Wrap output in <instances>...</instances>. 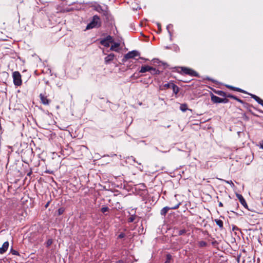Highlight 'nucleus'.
I'll return each instance as SVG.
<instances>
[{"label":"nucleus","instance_id":"nucleus-1","mask_svg":"<svg viewBox=\"0 0 263 263\" xmlns=\"http://www.w3.org/2000/svg\"><path fill=\"white\" fill-rule=\"evenodd\" d=\"M172 71H177L181 74L189 75L191 77H196L199 78V73L194 69L186 67H175L172 68Z\"/></svg>","mask_w":263,"mask_h":263},{"label":"nucleus","instance_id":"nucleus-2","mask_svg":"<svg viewBox=\"0 0 263 263\" xmlns=\"http://www.w3.org/2000/svg\"><path fill=\"white\" fill-rule=\"evenodd\" d=\"M101 26V22L99 16L95 15L93 16L92 21L87 24L86 29H90L95 27H99Z\"/></svg>","mask_w":263,"mask_h":263},{"label":"nucleus","instance_id":"nucleus-3","mask_svg":"<svg viewBox=\"0 0 263 263\" xmlns=\"http://www.w3.org/2000/svg\"><path fill=\"white\" fill-rule=\"evenodd\" d=\"M13 83L15 86H20L22 84L21 74L19 71H15L12 73Z\"/></svg>","mask_w":263,"mask_h":263},{"label":"nucleus","instance_id":"nucleus-4","mask_svg":"<svg viewBox=\"0 0 263 263\" xmlns=\"http://www.w3.org/2000/svg\"><path fill=\"white\" fill-rule=\"evenodd\" d=\"M140 52L137 50H133L125 54L122 60V62L124 63L129 59H134L135 57L139 56Z\"/></svg>","mask_w":263,"mask_h":263},{"label":"nucleus","instance_id":"nucleus-5","mask_svg":"<svg viewBox=\"0 0 263 263\" xmlns=\"http://www.w3.org/2000/svg\"><path fill=\"white\" fill-rule=\"evenodd\" d=\"M168 88H172L173 89V92L175 94H177L179 91V88L176 85H175L173 82H168L167 83L165 84L163 86V88H161V90H164Z\"/></svg>","mask_w":263,"mask_h":263},{"label":"nucleus","instance_id":"nucleus-6","mask_svg":"<svg viewBox=\"0 0 263 263\" xmlns=\"http://www.w3.org/2000/svg\"><path fill=\"white\" fill-rule=\"evenodd\" d=\"M180 202L178 203L177 204L175 205V206H165L163 208L160 212V214L162 216H165L168 211L170 210H176L178 209L179 207V205H180Z\"/></svg>","mask_w":263,"mask_h":263},{"label":"nucleus","instance_id":"nucleus-7","mask_svg":"<svg viewBox=\"0 0 263 263\" xmlns=\"http://www.w3.org/2000/svg\"><path fill=\"white\" fill-rule=\"evenodd\" d=\"M236 197H237V198L239 199L240 203L246 209H247L248 210H250L249 208H248V205H247V203L245 199V198L243 197V196H242V195L240 194H238L237 193L236 194Z\"/></svg>","mask_w":263,"mask_h":263},{"label":"nucleus","instance_id":"nucleus-8","mask_svg":"<svg viewBox=\"0 0 263 263\" xmlns=\"http://www.w3.org/2000/svg\"><path fill=\"white\" fill-rule=\"evenodd\" d=\"M40 98L41 101V103L45 105H49L51 101L50 100L47 99V96L44 95L41 93L40 95Z\"/></svg>","mask_w":263,"mask_h":263},{"label":"nucleus","instance_id":"nucleus-9","mask_svg":"<svg viewBox=\"0 0 263 263\" xmlns=\"http://www.w3.org/2000/svg\"><path fill=\"white\" fill-rule=\"evenodd\" d=\"M115 58V54L112 53H111L107 55L105 58H104V62L106 64H108L110 63L114 60Z\"/></svg>","mask_w":263,"mask_h":263},{"label":"nucleus","instance_id":"nucleus-10","mask_svg":"<svg viewBox=\"0 0 263 263\" xmlns=\"http://www.w3.org/2000/svg\"><path fill=\"white\" fill-rule=\"evenodd\" d=\"M226 86L227 88H229L230 89L234 90V91H236L242 92L243 93H248V92L246 90H243L238 87H234V86H233L231 85H226Z\"/></svg>","mask_w":263,"mask_h":263},{"label":"nucleus","instance_id":"nucleus-11","mask_svg":"<svg viewBox=\"0 0 263 263\" xmlns=\"http://www.w3.org/2000/svg\"><path fill=\"white\" fill-rule=\"evenodd\" d=\"M211 101L214 103H222V98H220L214 95L212 92L211 93Z\"/></svg>","mask_w":263,"mask_h":263},{"label":"nucleus","instance_id":"nucleus-12","mask_svg":"<svg viewBox=\"0 0 263 263\" xmlns=\"http://www.w3.org/2000/svg\"><path fill=\"white\" fill-rule=\"evenodd\" d=\"M9 242L5 241L3 244L2 247L0 248V254H3L5 253L8 249L9 247Z\"/></svg>","mask_w":263,"mask_h":263},{"label":"nucleus","instance_id":"nucleus-13","mask_svg":"<svg viewBox=\"0 0 263 263\" xmlns=\"http://www.w3.org/2000/svg\"><path fill=\"white\" fill-rule=\"evenodd\" d=\"M243 107L245 108H246L249 111V112H250L253 116H256V117H259L258 115H257L255 114V113H254L252 111V110L250 109L251 107H253V108H255V107H254L252 105L250 104H249L248 103H244Z\"/></svg>","mask_w":263,"mask_h":263},{"label":"nucleus","instance_id":"nucleus-14","mask_svg":"<svg viewBox=\"0 0 263 263\" xmlns=\"http://www.w3.org/2000/svg\"><path fill=\"white\" fill-rule=\"evenodd\" d=\"M247 94L249 95L252 98L254 99L258 104L263 106V100L254 94L250 93L248 92Z\"/></svg>","mask_w":263,"mask_h":263},{"label":"nucleus","instance_id":"nucleus-15","mask_svg":"<svg viewBox=\"0 0 263 263\" xmlns=\"http://www.w3.org/2000/svg\"><path fill=\"white\" fill-rule=\"evenodd\" d=\"M102 14L105 17L106 21H108L110 20L111 15L107 8H106L105 10H102Z\"/></svg>","mask_w":263,"mask_h":263},{"label":"nucleus","instance_id":"nucleus-16","mask_svg":"<svg viewBox=\"0 0 263 263\" xmlns=\"http://www.w3.org/2000/svg\"><path fill=\"white\" fill-rule=\"evenodd\" d=\"M151 69H152V67L148 65L142 66L141 68V69L139 71V72L144 73L147 71H149Z\"/></svg>","mask_w":263,"mask_h":263},{"label":"nucleus","instance_id":"nucleus-17","mask_svg":"<svg viewBox=\"0 0 263 263\" xmlns=\"http://www.w3.org/2000/svg\"><path fill=\"white\" fill-rule=\"evenodd\" d=\"M114 44L112 45L110 48V50L111 51H118V47L120 46V44L118 43L114 42L112 43Z\"/></svg>","mask_w":263,"mask_h":263},{"label":"nucleus","instance_id":"nucleus-18","mask_svg":"<svg viewBox=\"0 0 263 263\" xmlns=\"http://www.w3.org/2000/svg\"><path fill=\"white\" fill-rule=\"evenodd\" d=\"M214 92L219 95V96H222V97H226L227 98V96L228 95L227 93H226V92L223 91H222V90H214Z\"/></svg>","mask_w":263,"mask_h":263},{"label":"nucleus","instance_id":"nucleus-19","mask_svg":"<svg viewBox=\"0 0 263 263\" xmlns=\"http://www.w3.org/2000/svg\"><path fill=\"white\" fill-rule=\"evenodd\" d=\"M153 62L154 63H157L159 64V65L160 66L161 64V65H163L164 66V68H165L166 67V66H167V64L166 63H163L160 61L159 60V59H154L153 60H152Z\"/></svg>","mask_w":263,"mask_h":263},{"label":"nucleus","instance_id":"nucleus-20","mask_svg":"<svg viewBox=\"0 0 263 263\" xmlns=\"http://www.w3.org/2000/svg\"><path fill=\"white\" fill-rule=\"evenodd\" d=\"M109 211V209L106 206H103L100 209V211L105 216L108 215V214L106 212H108Z\"/></svg>","mask_w":263,"mask_h":263},{"label":"nucleus","instance_id":"nucleus-21","mask_svg":"<svg viewBox=\"0 0 263 263\" xmlns=\"http://www.w3.org/2000/svg\"><path fill=\"white\" fill-rule=\"evenodd\" d=\"M100 43L101 45L104 46V47H109L110 44L111 43L108 42V41H106L103 39L100 41Z\"/></svg>","mask_w":263,"mask_h":263},{"label":"nucleus","instance_id":"nucleus-22","mask_svg":"<svg viewBox=\"0 0 263 263\" xmlns=\"http://www.w3.org/2000/svg\"><path fill=\"white\" fill-rule=\"evenodd\" d=\"M149 72L153 75H158L160 73V71L159 70L155 68H153L152 67V69H151Z\"/></svg>","mask_w":263,"mask_h":263},{"label":"nucleus","instance_id":"nucleus-23","mask_svg":"<svg viewBox=\"0 0 263 263\" xmlns=\"http://www.w3.org/2000/svg\"><path fill=\"white\" fill-rule=\"evenodd\" d=\"M180 109L183 112H185L187 110H191L187 108V105L186 103L181 104L180 106Z\"/></svg>","mask_w":263,"mask_h":263},{"label":"nucleus","instance_id":"nucleus-24","mask_svg":"<svg viewBox=\"0 0 263 263\" xmlns=\"http://www.w3.org/2000/svg\"><path fill=\"white\" fill-rule=\"evenodd\" d=\"M215 222H216V224L218 225L221 229H223V221L221 220L216 219H215Z\"/></svg>","mask_w":263,"mask_h":263},{"label":"nucleus","instance_id":"nucleus-25","mask_svg":"<svg viewBox=\"0 0 263 263\" xmlns=\"http://www.w3.org/2000/svg\"><path fill=\"white\" fill-rule=\"evenodd\" d=\"M172 256L170 254H167L166 255V260L164 263H171Z\"/></svg>","mask_w":263,"mask_h":263},{"label":"nucleus","instance_id":"nucleus-26","mask_svg":"<svg viewBox=\"0 0 263 263\" xmlns=\"http://www.w3.org/2000/svg\"><path fill=\"white\" fill-rule=\"evenodd\" d=\"M65 209L64 208V207H61L60 208L58 211H57V212H58V216H60V215H62L64 212H65Z\"/></svg>","mask_w":263,"mask_h":263},{"label":"nucleus","instance_id":"nucleus-27","mask_svg":"<svg viewBox=\"0 0 263 263\" xmlns=\"http://www.w3.org/2000/svg\"><path fill=\"white\" fill-rule=\"evenodd\" d=\"M137 217V215H136L135 214H134V215H132L128 218V222H134V221L135 220V219H136V218Z\"/></svg>","mask_w":263,"mask_h":263},{"label":"nucleus","instance_id":"nucleus-28","mask_svg":"<svg viewBox=\"0 0 263 263\" xmlns=\"http://www.w3.org/2000/svg\"><path fill=\"white\" fill-rule=\"evenodd\" d=\"M104 39L106 41H108V42L111 43H112L114 42L113 37L111 35H107Z\"/></svg>","mask_w":263,"mask_h":263},{"label":"nucleus","instance_id":"nucleus-29","mask_svg":"<svg viewBox=\"0 0 263 263\" xmlns=\"http://www.w3.org/2000/svg\"><path fill=\"white\" fill-rule=\"evenodd\" d=\"M241 115H242V117H241V118H242V119L245 121H248L249 120V117L247 116V115L246 114V113H241Z\"/></svg>","mask_w":263,"mask_h":263},{"label":"nucleus","instance_id":"nucleus-30","mask_svg":"<svg viewBox=\"0 0 263 263\" xmlns=\"http://www.w3.org/2000/svg\"><path fill=\"white\" fill-rule=\"evenodd\" d=\"M198 245L200 247H204L207 246V243L204 241H199Z\"/></svg>","mask_w":263,"mask_h":263},{"label":"nucleus","instance_id":"nucleus-31","mask_svg":"<svg viewBox=\"0 0 263 263\" xmlns=\"http://www.w3.org/2000/svg\"><path fill=\"white\" fill-rule=\"evenodd\" d=\"M52 243H53V240L52 239H48V240L46 242V247H47V248L49 247L52 245Z\"/></svg>","mask_w":263,"mask_h":263},{"label":"nucleus","instance_id":"nucleus-32","mask_svg":"<svg viewBox=\"0 0 263 263\" xmlns=\"http://www.w3.org/2000/svg\"><path fill=\"white\" fill-rule=\"evenodd\" d=\"M10 253H12L13 255H18V256L20 255L19 253L17 251L13 249L12 248L10 250Z\"/></svg>","mask_w":263,"mask_h":263},{"label":"nucleus","instance_id":"nucleus-33","mask_svg":"<svg viewBox=\"0 0 263 263\" xmlns=\"http://www.w3.org/2000/svg\"><path fill=\"white\" fill-rule=\"evenodd\" d=\"M227 98L233 99L236 100L237 97H236L232 94H231V93H228V95L227 96Z\"/></svg>","mask_w":263,"mask_h":263},{"label":"nucleus","instance_id":"nucleus-34","mask_svg":"<svg viewBox=\"0 0 263 263\" xmlns=\"http://www.w3.org/2000/svg\"><path fill=\"white\" fill-rule=\"evenodd\" d=\"M186 230L185 229L181 230L179 231V232H178V235H179V236L182 235L184 234L185 233H186Z\"/></svg>","mask_w":263,"mask_h":263},{"label":"nucleus","instance_id":"nucleus-35","mask_svg":"<svg viewBox=\"0 0 263 263\" xmlns=\"http://www.w3.org/2000/svg\"><path fill=\"white\" fill-rule=\"evenodd\" d=\"M232 204L233 206L234 207H236V208L237 209L238 208L239 204H238V202H237L236 201H234L232 202Z\"/></svg>","mask_w":263,"mask_h":263},{"label":"nucleus","instance_id":"nucleus-36","mask_svg":"<svg viewBox=\"0 0 263 263\" xmlns=\"http://www.w3.org/2000/svg\"><path fill=\"white\" fill-rule=\"evenodd\" d=\"M125 234L124 233L122 232V233H120V234L118 236L117 238H118V239H122V238H124V237H125Z\"/></svg>","mask_w":263,"mask_h":263},{"label":"nucleus","instance_id":"nucleus-37","mask_svg":"<svg viewBox=\"0 0 263 263\" xmlns=\"http://www.w3.org/2000/svg\"><path fill=\"white\" fill-rule=\"evenodd\" d=\"M228 98H226V97H224V98H222V103H228L229 102V100Z\"/></svg>","mask_w":263,"mask_h":263},{"label":"nucleus","instance_id":"nucleus-38","mask_svg":"<svg viewBox=\"0 0 263 263\" xmlns=\"http://www.w3.org/2000/svg\"><path fill=\"white\" fill-rule=\"evenodd\" d=\"M173 27V25H171V24H170V25H167V27H166V29H167L169 34H170L171 36L172 35V34H171V32L170 31V27Z\"/></svg>","mask_w":263,"mask_h":263},{"label":"nucleus","instance_id":"nucleus-39","mask_svg":"<svg viewBox=\"0 0 263 263\" xmlns=\"http://www.w3.org/2000/svg\"><path fill=\"white\" fill-rule=\"evenodd\" d=\"M236 101H237L238 102H240V103L242 104L243 105H244V103H246V102H244L243 100L240 99L239 98H238L237 97V99H236Z\"/></svg>","mask_w":263,"mask_h":263},{"label":"nucleus","instance_id":"nucleus-40","mask_svg":"<svg viewBox=\"0 0 263 263\" xmlns=\"http://www.w3.org/2000/svg\"><path fill=\"white\" fill-rule=\"evenodd\" d=\"M105 10V9H103L101 6H99V7H98V11L99 12H101L102 13V10Z\"/></svg>","mask_w":263,"mask_h":263},{"label":"nucleus","instance_id":"nucleus-41","mask_svg":"<svg viewBox=\"0 0 263 263\" xmlns=\"http://www.w3.org/2000/svg\"><path fill=\"white\" fill-rule=\"evenodd\" d=\"M157 26H158V28L159 32H161V24L160 23H158Z\"/></svg>","mask_w":263,"mask_h":263},{"label":"nucleus","instance_id":"nucleus-42","mask_svg":"<svg viewBox=\"0 0 263 263\" xmlns=\"http://www.w3.org/2000/svg\"><path fill=\"white\" fill-rule=\"evenodd\" d=\"M259 146L260 148L263 149V140L259 142Z\"/></svg>","mask_w":263,"mask_h":263},{"label":"nucleus","instance_id":"nucleus-43","mask_svg":"<svg viewBox=\"0 0 263 263\" xmlns=\"http://www.w3.org/2000/svg\"><path fill=\"white\" fill-rule=\"evenodd\" d=\"M32 170L30 168V171L27 173V175L28 176H30L32 174Z\"/></svg>","mask_w":263,"mask_h":263},{"label":"nucleus","instance_id":"nucleus-44","mask_svg":"<svg viewBox=\"0 0 263 263\" xmlns=\"http://www.w3.org/2000/svg\"><path fill=\"white\" fill-rule=\"evenodd\" d=\"M217 244H218V242L216 240H215V241L212 242V245L213 246H215L216 245H217Z\"/></svg>","mask_w":263,"mask_h":263},{"label":"nucleus","instance_id":"nucleus-45","mask_svg":"<svg viewBox=\"0 0 263 263\" xmlns=\"http://www.w3.org/2000/svg\"><path fill=\"white\" fill-rule=\"evenodd\" d=\"M224 181L227 183H229V184H232L233 185H234V183H233V182L230 180V181H226V180H224Z\"/></svg>","mask_w":263,"mask_h":263},{"label":"nucleus","instance_id":"nucleus-46","mask_svg":"<svg viewBox=\"0 0 263 263\" xmlns=\"http://www.w3.org/2000/svg\"><path fill=\"white\" fill-rule=\"evenodd\" d=\"M116 263H124V262L123 260H119L116 262Z\"/></svg>","mask_w":263,"mask_h":263},{"label":"nucleus","instance_id":"nucleus-47","mask_svg":"<svg viewBox=\"0 0 263 263\" xmlns=\"http://www.w3.org/2000/svg\"><path fill=\"white\" fill-rule=\"evenodd\" d=\"M239 230V229H238V228H237L236 226H234V227H233V230L234 231V230Z\"/></svg>","mask_w":263,"mask_h":263},{"label":"nucleus","instance_id":"nucleus-48","mask_svg":"<svg viewBox=\"0 0 263 263\" xmlns=\"http://www.w3.org/2000/svg\"><path fill=\"white\" fill-rule=\"evenodd\" d=\"M139 59H142V60H144V61H146L148 60L147 59H145V58H143V57H140V58H139Z\"/></svg>","mask_w":263,"mask_h":263},{"label":"nucleus","instance_id":"nucleus-49","mask_svg":"<svg viewBox=\"0 0 263 263\" xmlns=\"http://www.w3.org/2000/svg\"><path fill=\"white\" fill-rule=\"evenodd\" d=\"M181 81L184 83H188L190 82V81H187V79H185V80H181Z\"/></svg>","mask_w":263,"mask_h":263},{"label":"nucleus","instance_id":"nucleus-50","mask_svg":"<svg viewBox=\"0 0 263 263\" xmlns=\"http://www.w3.org/2000/svg\"><path fill=\"white\" fill-rule=\"evenodd\" d=\"M181 81L184 83H188L190 82V81H187V79H185V80H181Z\"/></svg>","mask_w":263,"mask_h":263},{"label":"nucleus","instance_id":"nucleus-51","mask_svg":"<svg viewBox=\"0 0 263 263\" xmlns=\"http://www.w3.org/2000/svg\"><path fill=\"white\" fill-rule=\"evenodd\" d=\"M49 203H50V202H49V201H48V202L46 204V205H45V207L46 208H47L49 206Z\"/></svg>","mask_w":263,"mask_h":263},{"label":"nucleus","instance_id":"nucleus-52","mask_svg":"<svg viewBox=\"0 0 263 263\" xmlns=\"http://www.w3.org/2000/svg\"><path fill=\"white\" fill-rule=\"evenodd\" d=\"M218 205L219 206H221V207L223 206V204L221 202H219Z\"/></svg>","mask_w":263,"mask_h":263},{"label":"nucleus","instance_id":"nucleus-53","mask_svg":"<svg viewBox=\"0 0 263 263\" xmlns=\"http://www.w3.org/2000/svg\"><path fill=\"white\" fill-rule=\"evenodd\" d=\"M255 109L257 110V111H258L259 112H260L261 113L263 114V111L261 110H260V109H257L256 108H254Z\"/></svg>","mask_w":263,"mask_h":263},{"label":"nucleus","instance_id":"nucleus-54","mask_svg":"<svg viewBox=\"0 0 263 263\" xmlns=\"http://www.w3.org/2000/svg\"><path fill=\"white\" fill-rule=\"evenodd\" d=\"M207 79H208V80H210V81H212V80L211 79H210V78H207Z\"/></svg>","mask_w":263,"mask_h":263},{"label":"nucleus","instance_id":"nucleus-55","mask_svg":"<svg viewBox=\"0 0 263 263\" xmlns=\"http://www.w3.org/2000/svg\"><path fill=\"white\" fill-rule=\"evenodd\" d=\"M240 110L242 111V109L241 108H238Z\"/></svg>","mask_w":263,"mask_h":263}]
</instances>
